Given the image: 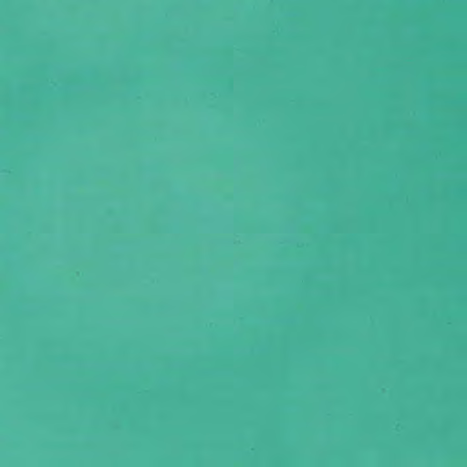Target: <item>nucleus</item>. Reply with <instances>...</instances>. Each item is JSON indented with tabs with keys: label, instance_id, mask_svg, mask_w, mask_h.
Returning <instances> with one entry per match:
<instances>
[{
	"label": "nucleus",
	"instance_id": "nucleus-1",
	"mask_svg": "<svg viewBox=\"0 0 467 467\" xmlns=\"http://www.w3.org/2000/svg\"><path fill=\"white\" fill-rule=\"evenodd\" d=\"M311 151V152H467V148H274V151Z\"/></svg>",
	"mask_w": 467,
	"mask_h": 467
},
{
	"label": "nucleus",
	"instance_id": "nucleus-2",
	"mask_svg": "<svg viewBox=\"0 0 467 467\" xmlns=\"http://www.w3.org/2000/svg\"><path fill=\"white\" fill-rule=\"evenodd\" d=\"M270 146H467V143H404V144H270Z\"/></svg>",
	"mask_w": 467,
	"mask_h": 467
},
{
	"label": "nucleus",
	"instance_id": "nucleus-3",
	"mask_svg": "<svg viewBox=\"0 0 467 467\" xmlns=\"http://www.w3.org/2000/svg\"><path fill=\"white\" fill-rule=\"evenodd\" d=\"M0 146H27L26 144H2L0 143ZM34 146H40L39 144H35Z\"/></svg>",
	"mask_w": 467,
	"mask_h": 467
},
{
	"label": "nucleus",
	"instance_id": "nucleus-4",
	"mask_svg": "<svg viewBox=\"0 0 467 467\" xmlns=\"http://www.w3.org/2000/svg\"><path fill=\"white\" fill-rule=\"evenodd\" d=\"M124 146L128 147V146H137V145L136 144H125Z\"/></svg>",
	"mask_w": 467,
	"mask_h": 467
}]
</instances>
